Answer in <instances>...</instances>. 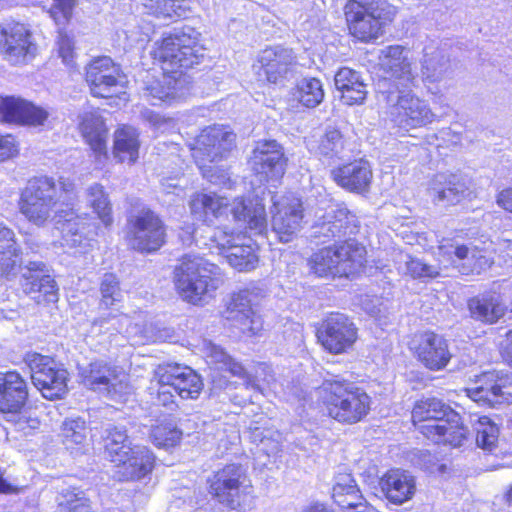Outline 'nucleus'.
<instances>
[{
  "instance_id": "nucleus-1",
  "label": "nucleus",
  "mask_w": 512,
  "mask_h": 512,
  "mask_svg": "<svg viewBox=\"0 0 512 512\" xmlns=\"http://www.w3.org/2000/svg\"><path fill=\"white\" fill-rule=\"evenodd\" d=\"M74 191V183L59 178L58 183L47 176L29 180L21 195V213L33 224L43 226L52 219L56 224V212L70 209L58 207L70 199Z\"/></svg>"
},
{
  "instance_id": "nucleus-2",
  "label": "nucleus",
  "mask_w": 512,
  "mask_h": 512,
  "mask_svg": "<svg viewBox=\"0 0 512 512\" xmlns=\"http://www.w3.org/2000/svg\"><path fill=\"white\" fill-rule=\"evenodd\" d=\"M151 54L163 71L180 77L202 62L205 48L201 44V33L191 26H183L157 40Z\"/></svg>"
},
{
  "instance_id": "nucleus-3",
  "label": "nucleus",
  "mask_w": 512,
  "mask_h": 512,
  "mask_svg": "<svg viewBox=\"0 0 512 512\" xmlns=\"http://www.w3.org/2000/svg\"><path fill=\"white\" fill-rule=\"evenodd\" d=\"M319 395L328 416L342 424L362 421L371 409V397L363 388L338 377L324 380Z\"/></svg>"
},
{
  "instance_id": "nucleus-4",
  "label": "nucleus",
  "mask_w": 512,
  "mask_h": 512,
  "mask_svg": "<svg viewBox=\"0 0 512 512\" xmlns=\"http://www.w3.org/2000/svg\"><path fill=\"white\" fill-rule=\"evenodd\" d=\"M175 286L181 297L189 303L199 304L212 297L223 284L221 269L207 259L186 254L174 269Z\"/></svg>"
},
{
  "instance_id": "nucleus-5",
  "label": "nucleus",
  "mask_w": 512,
  "mask_h": 512,
  "mask_svg": "<svg viewBox=\"0 0 512 512\" xmlns=\"http://www.w3.org/2000/svg\"><path fill=\"white\" fill-rule=\"evenodd\" d=\"M235 134L221 126H211L202 130L195 140L192 156L202 171L203 177L213 184H223L229 179L227 173L216 163L232 150Z\"/></svg>"
},
{
  "instance_id": "nucleus-6",
  "label": "nucleus",
  "mask_w": 512,
  "mask_h": 512,
  "mask_svg": "<svg viewBox=\"0 0 512 512\" xmlns=\"http://www.w3.org/2000/svg\"><path fill=\"white\" fill-rule=\"evenodd\" d=\"M392 82L385 80L377 84L378 92L389 106V113L392 121L404 130L422 127L431 123L434 114L426 101L416 96L411 88L399 87Z\"/></svg>"
},
{
  "instance_id": "nucleus-7",
  "label": "nucleus",
  "mask_w": 512,
  "mask_h": 512,
  "mask_svg": "<svg viewBox=\"0 0 512 512\" xmlns=\"http://www.w3.org/2000/svg\"><path fill=\"white\" fill-rule=\"evenodd\" d=\"M366 249L355 240L318 250L309 259L311 271L319 277H350L365 264Z\"/></svg>"
},
{
  "instance_id": "nucleus-8",
  "label": "nucleus",
  "mask_w": 512,
  "mask_h": 512,
  "mask_svg": "<svg viewBox=\"0 0 512 512\" xmlns=\"http://www.w3.org/2000/svg\"><path fill=\"white\" fill-rule=\"evenodd\" d=\"M210 493L218 501L238 511H249L255 506L251 481L241 465L229 464L209 478Z\"/></svg>"
},
{
  "instance_id": "nucleus-9",
  "label": "nucleus",
  "mask_w": 512,
  "mask_h": 512,
  "mask_svg": "<svg viewBox=\"0 0 512 512\" xmlns=\"http://www.w3.org/2000/svg\"><path fill=\"white\" fill-rule=\"evenodd\" d=\"M25 362L30 369L33 385L49 400L62 398L67 392L68 372L53 358L28 353Z\"/></svg>"
},
{
  "instance_id": "nucleus-10",
  "label": "nucleus",
  "mask_w": 512,
  "mask_h": 512,
  "mask_svg": "<svg viewBox=\"0 0 512 512\" xmlns=\"http://www.w3.org/2000/svg\"><path fill=\"white\" fill-rule=\"evenodd\" d=\"M129 245L136 251L152 253L165 243L166 228L151 209L142 208L128 219Z\"/></svg>"
},
{
  "instance_id": "nucleus-11",
  "label": "nucleus",
  "mask_w": 512,
  "mask_h": 512,
  "mask_svg": "<svg viewBox=\"0 0 512 512\" xmlns=\"http://www.w3.org/2000/svg\"><path fill=\"white\" fill-rule=\"evenodd\" d=\"M466 395L474 402L495 408L512 403V373L493 370L476 377L472 387L465 389Z\"/></svg>"
},
{
  "instance_id": "nucleus-12",
  "label": "nucleus",
  "mask_w": 512,
  "mask_h": 512,
  "mask_svg": "<svg viewBox=\"0 0 512 512\" xmlns=\"http://www.w3.org/2000/svg\"><path fill=\"white\" fill-rule=\"evenodd\" d=\"M272 230L279 241H292L302 229L304 208L302 200L294 194L271 196Z\"/></svg>"
},
{
  "instance_id": "nucleus-13",
  "label": "nucleus",
  "mask_w": 512,
  "mask_h": 512,
  "mask_svg": "<svg viewBox=\"0 0 512 512\" xmlns=\"http://www.w3.org/2000/svg\"><path fill=\"white\" fill-rule=\"evenodd\" d=\"M378 12H365L358 9V5L346 3L344 14L350 33L362 42H370L383 34V27L391 22L396 15L393 5L382 4Z\"/></svg>"
},
{
  "instance_id": "nucleus-14",
  "label": "nucleus",
  "mask_w": 512,
  "mask_h": 512,
  "mask_svg": "<svg viewBox=\"0 0 512 512\" xmlns=\"http://www.w3.org/2000/svg\"><path fill=\"white\" fill-rule=\"evenodd\" d=\"M357 230V217L347 207L333 205L318 217L310 237L315 244H325L355 234Z\"/></svg>"
},
{
  "instance_id": "nucleus-15",
  "label": "nucleus",
  "mask_w": 512,
  "mask_h": 512,
  "mask_svg": "<svg viewBox=\"0 0 512 512\" xmlns=\"http://www.w3.org/2000/svg\"><path fill=\"white\" fill-rule=\"evenodd\" d=\"M29 29L16 21L0 24V53L13 65L26 63L34 58L36 45Z\"/></svg>"
},
{
  "instance_id": "nucleus-16",
  "label": "nucleus",
  "mask_w": 512,
  "mask_h": 512,
  "mask_svg": "<svg viewBox=\"0 0 512 512\" xmlns=\"http://www.w3.org/2000/svg\"><path fill=\"white\" fill-rule=\"evenodd\" d=\"M317 338L327 351L341 354L352 348L357 339V328L346 315L332 313L322 322Z\"/></svg>"
},
{
  "instance_id": "nucleus-17",
  "label": "nucleus",
  "mask_w": 512,
  "mask_h": 512,
  "mask_svg": "<svg viewBox=\"0 0 512 512\" xmlns=\"http://www.w3.org/2000/svg\"><path fill=\"white\" fill-rule=\"evenodd\" d=\"M249 164L260 181L278 180L285 173L287 159L276 140H262L256 143Z\"/></svg>"
},
{
  "instance_id": "nucleus-18",
  "label": "nucleus",
  "mask_w": 512,
  "mask_h": 512,
  "mask_svg": "<svg viewBox=\"0 0 512 512\" xmlns=\"http://www.w3.org/2000/svg\"><path fill=\"white\" fill-rule=\"evenodd\" d=\"M295 62V56L291 49L274 46L268 47L258 54L253 69L260 79L278 84L287 78Z\"/></svg>"
},
{
  "instance_id": "nucleus-19",
  "label": "nucleus",
  "mask_w": 512,
  "mask_h": 512,
  "mask_svg": "<svg viewBox=\"0 0 512 512\" xmlns=\"http://www.w3.org/2000/svg\"><path fill=\"white\" fill-rule=\"evenodd\" d=\"M155 376L169 383L182 399H196L203 389L201 377L190 367L178 363H162L155 368Z\"/></svg>"
},
{
  "instance_id": "nucleus-20",
  "label": "nucleus",
  "mask_w": 512,
  "mask_h": 512,
  "mask_svg": "<svg viewBox=\"0 0 512 512\" xmlns=\"http://www.w3.org/2000/svg\"><path fill=\"white\" fill-rule=\"evenodd\" d=\"M86 82L93 96L112 97L121 86L120 68L110 57H98L86 67Z\"/></svg>"
},
{
  "instance_id": "nucleus-21",
  "label": "nucleus",
  "mask_w": 512,
  "mask_h": 512,
  "mask_svg": "<svg viewBox=\"0 0 512 512\" xmlns=\"http://www.w3.org/2000/svg\"><path fill=\"white\" fill-rule=\"evenodd\" d=\"M79 375L84 386L112 397L121 393L125 386L119 378L117 367L102 360L80 367Z\"/></svg>"
},
{
  "instance_id": "nucleus-22",
  "label": "nucleus",
  "mask_w": 512,
  "mask_h": 512,
  "mask_svg": "<svg viewBox=\"0 0 512 512\" xmlns=\"http://www.w3.org/2000/svg\"><path fill=\"white\" fill-rule=\"evenodd\" d=\"M411 345L419 361L431 370H441L450 361L448 343L441 335L427 331L416 335Z\"/></svg>"
},
{
  "instance_id": "nucleus-23",
  "label": "nucleus",
  "mask_w": 512,
  "mask_h": 512,
  "mask_svg": "<svg viewBox=\"0 0 512 512\" xmlns=\"http://www.w3.org/2000/svg\"><path fill=\"white\" fill-rule=\"evenodd\" d=\"M404 47L400 45H392L383 48L380 51L379 61L382 69L390 74L388 80L392 82L391 89H395L394 85L403 88H412L415 86V75L411 68V62L404 54Z\"/></svg>"
},
{
  "instance_id": "nucleus-24",
  "label": "nucleus",
  "mask_w": 512,
  "mask_h": 512,
  "mask_svg": "<svg viewBox=\"0 0 512 512\" xmlns=\"http://www.w3.org/2000/svg\"><path fill=\"white\" fill-rule=\"evenodd\" d=\"M469 192L466 179L457 173L442 172L435 174L428 186V194L435 204L455 205Z\"/></svg>"
},
{
  "instance_id": "nucleus-25",
  "label": "nucleus",
  "mask_w": 512,
  "mask_h": 512,
  "mask_svg": "<svg viewBox=\"0 0 512 512\" xmlns=\"http://www.w3.org/2000/svg\"><path fill=\"white\" fill-rule=\"evenodd\" d=\"M49 112L22 98L8 96L0 101V120L20 125H43Z\"/></svg>"
},
{
  "instance_id": "nucleus-26",
  "label": "nucleus",
  "mask_w": 512,
  "mask_h": 512,
  "mask_svg": "<svg viewBox=\"0 0 512 512\" xmlns=\"http://www.w3.org/2000/svg\"><path fill=\"white\" fill-rule=\"evenodd\" d=\"M189 81L186 76H176L163 71L160 78H151L145 82L144 96L152 105L181 98L188 90Z\"/></svg>"
},
{
  "instance_id": "nucleus-27",
  "label": "nucleus",
  "mask_w": 512,
  "mask_h": 512,
  "mask_svg": "<svg viewBox=\"0 0 512 512\" xmlns=\"http://www.w3.org/2000/svg\"><path fill=\"white\" fill-rule=\"evenodd\" d=\"M45 265L42 262H29L27 272L23 274V290L26 294L41 303L57 301V285L55 280L48 274H45Z\"/></svg>"
},
{
  "instance_id": "nucleus-28",
  "label": "nucleus",
  "mask_w": 512,
  "mask_h": 512,
  "mask_svg": "<svg viewBox=\"0 0 512 512\" xmlns=\"http://www.w3.org/2000/svg\"><path fill=\"white\" fill-rule=\"evenodd\" d=\"M331 177L347 191L364 193L370 188L373 173L369 162L359 159L331 170Z\"/></svg>"
},
{
  "instance_id": "nucleus-29",
  "label": "nucleus",
  "mask_w": 512,
  "mask_h": 512,
  "mask_svg": "<svg viewBox=\"0 0 512 512\" xmlns=\"http://www.w3.org/2000/svg\"><path fill=\"white\" fill-rule=\"evenodd\" d=\"M226 318L249 336L258 334L263 327L261 317L251 307L249 292L245 290L232 296Z\"/></svg>"
},
{
  "instance_id": "nucleus-30",
  "label": "nucleus",
  "mask_w": 512,
  "mask_h": 512,
  "mask_svg": "<svg viewBox=\"0 0 512 512\" xmlns=\"http://www.w3.org/2000/svg\"><path fill=\"white\" fill-rule=\"evenodd\" d=\"M28 399V387L16 371L0 372V411L18 413Z\"/></svg>"
},
{
  "instance_id": "nucleus-31",
  "label": "nucleus",
  "mask_w": 512,
  "mask_h": 512,
  "mask_svg": "<svg viewBox=\"0 0 512 512\" xmlns=\"http://www.w3.org/2000/svg\"><path fill=\"white\" fill-rule=\"evenodd\" d=\"M111 322V329L125 333L128 337H138L141 342H157L162 341L166 337V333L158 329L153 323L141 324L133 323L127 315H109L101 317L96 321L101 327ZM110 329V327H108Z\"/></svg>"
},
{
  "instance_id": "nucleus-32",
  "label": "nucleus",
  "mask_w": 512,
  "mask_h": 512,
  "mask_svg": "<svg viewBox=\"0 0 512 512\" xmlns=\"http://www.w3.org/2000/svg\"><path fill=\"white\" fill-rule=\"evenodd\" d=\"M117 466L116 476L120 481L139 480L149 474L154 465V456L145 446H132L122 462H113Z\"/></svg>"
},
{
  "instance_id": "nucleus-33",
  "label": "nucleus",
  "mask_w": 512,
  "mask_h": 512,
  "mask_svg": "<svg viewBox=\"0 0 512 512\" xmlns=\"http://www.w3.org/2000/svg\"><path fill=\"white\" fill-rule=\"evenodd\" d=\"M62 235V246L77 248L84 252L89 246L88 239L84 236V222L76 215L73 209L56 212V226Z\"/></svg>"
},
{
  "instance_id": "nucleus-34",
  "label": "nucleus",
  "mask_w": 512,
  "mask_h": 512,
  "mask_svg": "<svg viewBox=\"0 0 512 512\" xmlns=\"http://www.w3.org/2000/svg\"><path fill=\"white\" fill-rule=\"evenodd\" d=\"M380 485L386 498L395 504L410 500L416 489L414 477L399 469L387 472L381 479Z\"/></svg>"
},
{
  "instance_id": "nucleus-35",
  "label": "nucleus",
  "mask_w": 512,
  "mask_h": 512,
  "mask_svg": "<svg viewBox=\"0 0 512 512\" xmlns=\"http://www.w3.org/2000/svg\"><path fill=\"white\" fill-rule=\"evenodd\" d=\"M230 211L236 221L247 224L256 233H262L267 227L265 204L259 198L248 201L237 198Z\"/></svg>"
},
{
  "instance_id": "nucleus-36",
  "label": "nucleus",
  "mask_w": 512,
  "mask_h": 512,
  "mask_svg": "<svg viewBox=\"0 0 512 512\" xmlns=\"http://www.w3.org/2000/svg\"><path fill=\"white\" fill-rule=\"evenodd\" d=\"M471 317L486 323H494L505 313V305L496 292V287L468 301Z\"/></svg>"
},
{
  "instance_id": "nucleus-37",
  "label": "nucleus",
  "mask_w": 512,
  "mask_h": 512,
  "mask_svg": "<svg viewBox=\"0 0 512 512\" xmlns=\"http://www.w3.org/2000/svg\"><path fill=\"white\" fill-rule=\"evenodd\" d=\"M421 71L423 78L430 83L440 82L453 74L450 58L445 50L434 46L424 48Z\"/></svg>"
},
{
  "instance_id": "nucleus-38",
  "label": "nucleus",
  "mask_w": 512,
  "mask_h": 512,
  "mask_svg": "<svg viewBox=\"0 0 512 512\" xmlns=\"http://www.w3.org/2000/svg\"><path fill=\"white\" fill-rule=\"evenodd\" d=\"M193 217L208 225L222 216L227 210V201L214 193H195L189 202Z\"/></svg>"
},
{
  "instance_id": "nucleus-39",
  "label": "nucleus",
  "mask_w": 512,
  "mask_h": 512,
  "mask_svg": "<svg viewBox=\"0 0 512 512\" xmlns=\"http://www.w3.org/2000/svg\"><path fill=\"white\" fill-rule=\"evenodd\" d=\"M79 128L90 148L98 154H106L107 128L97 111H85L80 116Z\"/></svg>"
},
{
  "instance_id": "nucleus-40",
  "label": "nucleus",
  "mask_w": 512,
  "mask_h": 512,
  "mask_svg": "<svg viewBox=\"0 0 512 512\" xmlns=\"http://www.w3.org/2000/svg\"><path fill=\"white\" fill-rule=\"evenodd\" d=\"M335 86L342 93V100L348 105L361 104L366 98L367 90L359 72L343 67L335 75Z\"/></svg>"
},
{
  "instance_id": "nucleus-41",
  "label": "nucleus",
  "mask_w": 512,
  "mask_h": 512,
  "mask_svg": "<svg viewBox=\"0 0 512 512\" xmlns=\"http://www.w3.org/2000/svg\"><path fill=\"white\" fill-rule=\"evenodd\" d=\"M101 438L105 453L112 463L126 459L127 453H131L134 446L122 425L107 424L102 430Z\"/></svg>"
},
{
  "instance_id": "nucleus-42",
  "label": "nucleus",
  "mask_w": 512,
  "mask_h": 512,
  "mask_svg": "<svg viewBox=\"0 0 512 512\" xmlns=\"http://www.w3.org/2000/svg\"><path fill=\"white\" fill-rule=\"evenodd\" d=\"M453 264L463 275L480 274L490 267L492 261L476 246L458 245L453 247Z\"/></svg>"
},
{
  "instance_id": "nucleus-43",
  "label": "nucleus",
  "mask_w": 512,
  "mask_h": 512,
  "mask_svg": "<svg viewBox=\"0 0 512 512\" xmlns=\"http://www.w3.org/2000/svg\"><path fill=\"white\" fill-rule=\"evenodd\" d=\"M449 417L453 422L458 420V413L437 398H422L418 400L412 410V421L421 424L431 421H443Z\"/></svg>"
},
{
  "instance_id": "nucleus-44",
  "label": "nucleus",
  "mask_w": 512,
  "mask_h": 512,
  "mask_svg": "<svg viewBox=\"0 0 512 512\" xmlns=\"http://www.w3.org/2000/svg\"><path fill=\"white\" fill-rule=\"evenodd\" d=\"M139 146L138 133L133 127L123 126L115 131L113 155L119 162L135 163Z\"/></svg>"
},
{
  "instance_id": "nucleus-45",
  "label": "nucleus",
  "mask_w": 512,
  "mask_h": 512,
  "mask_svg": "<svg viewBox=\"0 0 512 512\" xmlns=\"http://www.w3.org/2000/svg\"><path fill=\"white\" fill-rule=\"evenodd\" d=\"M334 501L342 508L357 509L360 503L355 501H348L346 498H353L363 500L360 490L358 489L355 480L350 474H339L336 477V482L333 486Z\"/></svg>"
},
{
  "instance_id": "nucleus-46",
  "label": "nucleus",
  "mask_w": 512,
  "mask_h": 512,
  "mask_svg": "<svg viewBox=\"0 0 512 512\" xmlns=\"http://www.w3.org/2000/svg\"><path fill=\"white\" fill-rule=\"evenodd\" d=\"M142 4L148 13L163 19L185 17L190 10L187 0H142Z\"/></svg>"
},
{
  "instance_id": "nucleus-47",
  "label": "nucleus",
  "mask_w": 512,
  "mask_h": 512,
  "mask_svg": "<svg viewBox=\"0 0 512 512\" xmlns=\"http://www.w3.org/2000/svg\"><path fill=\"white\" fill-rule=\"evenodd\" d=\"M294 96L303 106L314 108L323 101V85L317 78H303L297 83Z\"/></svg>"
},
{
  "instance_id": "nucleus-48",
  "label": "nucleus",
  "mask_w": 512,
  "mask_h": 512,
  "mask_svg": "<svg viewBox=\"0 0 512 512\" xmlns=\"http://www.w3.org/2000/svg\"><path fill=\"white\" fill-rule=\"evenodd\" d=\"M225 257L233 268L238 271H250L258 263V256L254 248L249 244L237 243L226 251Z\"/></svg>"
},
{
  "instance_id": "nucleus-49",
  "label": "nucleus",
  "mask_w": 512,
  "mask_h": 512,
  "mask_svg": "<svg viewBox=\"0 0 512 512\" xmlns=\"http://www.w3.org/2000/svg\"><path fill=\"white\" fill-rule=\"evenodd\" d=\"M88 202L105 226L111 225V203L108 194L101 184L94 183L87 189Z\"/></svg>"
},
{
  "instance_id": "nucleus-50",
  "label": "nucleus",
  "mask_w": 512,
  "mask_h": 512,
  "mask_svg": "<svg viewBox=\"0 0 512 512\" xmlns=\"http://www.w3.org/2000/svg\"><path fill=\"white\" fill-rule=\"evenodd\" d=\"M398 269L402 274L408 275L413 279H432L441 275L439 267L429 265L409 254L402 256Z\"/></svg>"
},
{
  "instance_id": "nucleus-51",
  "label": "nucleus",
  "mask_w": 512,
  "mask_h": 512,
  "mask_svg": "<svg viewBox=\"0 0 512 512\" xmlns=\"http://www.w3.org/2000/svg\"><path fill=\"white\" fill-rule=\"evenodd\" d=\"M473 429L476 432V443L482 449L491 451L496 447L499 429L487 416L477 417L472 421Z\"/></svg>"
},
{
  "instance_id": "nucleus-52",
  "label": "nucleus",
  "mask_w": 512,
  "mask_h": 512,
  "mask_svg": "<svg viewBox=\"0 0 512 512\" xmlns=\"http://www.w3.org/2000/svg\"><path fill=\"white\" fill-rule=\"evenodd\" d=\"M59 509L60 512H90V500L78 488L67 489L61 494Z\"/></svg>"
},
{
  "instance_id": "nucleus-53",
  "label": "nucleus",
  "mask_w": 512,
  "mask_h": 512,
  "mask_svg": "<svg viewBox=\"0 0 512 512\" xmlns=\"http://www.w3.org/2000/svg\"><path fill=\"white\" fill-rule=\"evenodd\" d=\"M101 301L100 304L106 308L111 307L122 299V290L117 276L113 273H106L100 282Z\"/></svg>"
},
{
  "instance_id": "nucleus-54",
  "label": "nucleus",
  "mask_w": 512,
  "mask_h": 512,
  "mask_svg": "<svg viewBox=\"0 0 512 512\" xmlns=\"http://www.w3.org/2000/svg\"><path fill=\"white\" fill-rule=\"evenodd\" d=\"M344 148V139L341 132L337 129H329L321 137L318 147L315 151L325 157H333L342 152Z\"/></svg>"
},
{
  "instance_id": "nucleus-55",
  "label": "nucleus",
  "mask_w": 512,
  "mask_h": 512,
  "mask_svg": "<svg viewBox=\"0 0 512 512\" xmlns=\"http://www.w3.org/2000/svg\"><path fill=\"white\" fill-rule=\"evenodd\" d=\"M61 432L66 445L82 444L87 437L86 423L81 418H68L63 422Z\"/></svg>"
},
{
  "instance_id": "nucleus-56",
  "label": "nucleus",
  "mask_w": 512,
  "mask_h": 512,
  "mask_svg": "<svg viewBox=\"0 0 512 512\" xmlns=\"http://www.w3.org/2000/svg\"><path fill=\"white\" fill-rule=\"evenodd\" d=\"M182 432L170 423H163L151 429L150 438L158 447H170L176 445Z\"/></svg>"
},
{
  "instance_id": "nucleus-57",
  "label": "nucleus",
  "mask_w": 512,
  "mask_h": 512,
  "mask_svg": "<svg viewBox=\"0 0 512 512\" xmlns=\"http://www.w3.org/2000/svg\"><path fill=\"white\" fill-rule=\"evenodd\" d=\"M148 389L151 395L156 394L158 404L171 409L176 405L175 396L177 393L174 392V388L170 385V382L162 383L156 378L155 369L153 370V375Z\"/></svg>"
},
{
  "instance_id": "nucleus-58",
  "label": "nucleus",
  "mask_w": 512,
  "mask_h": 512,
  "mask_svg": "<svg viewBox=\"0 0 512 512\" xmlns=\"http://www.w3.org/2000/svg\"><path fill=\"white\" fill-rule=\"evenodd\" d=\"M77 3L78 0H53V4L49 10L50 16L54 19L56 24L64 25L71 19Z\"/></svg>"
},
{
  "instance_id": "nucleus-59",
  "label": "nucleus",
  "mask_w": 512,
  "mask_h": 512,
  "mask_svg": "<svg viewBox=\"0 0 512 512\" xmlns=\"http://www.w3.org/2000/svg\"><path fill=\"white\" fill-rule=\"evenodd\" d=\"M1 254L7 256L9 260V263L6 264L7 267H13L16 264V259H12V257L17 258L14 233L3 224H0V255Z\"/></svg>"
},
{
  "instance_id": "nucleus-60",
  "label": "nucleus",
  "mask_w": 512,
  "mask_h": 512,
  "mask_svg": "<svg viewBox=\"0 0 512 512\" xmlns=\"http://www.w3.org/2000/svg\"><path fill=\"white\" fill-rule=\"evenodd\" d=\"M449 421H451L449 417H445L443 418V421H431L415 425L418 426L421 433L428 439H431L436 443H440L443 442Z\"/></svg>"
},
{
  "instance_id": "nucleus-61",
  "label": "nucleus",
  "mask_w": 512,
  "mask_h": 512,
  "mask_svg": "<svg viewBox=\"0 0 512 512\" xmlns=\"http://www.w3.org/2000/svg\"><path fill=\"white\" fill-rule=\"evenodd\" d=\"M468 429L462 424L461 417L458 414V420L449 421L443 438V443L450 444L454 447L461 446L466 439Z\"/></svg>"
},
{
  "instance_id": "nucleus-62",
  "label": "nucleus",
  "mask_w": 512,
  "mask_h": 512,
  "mask_svg": "<svg viewBox=\"0 0 512 512\" xmlns=\"http://www.w3.org/2000/svg\"><path fill=\"white\" fill-rule=\"evenodd\" d=\"M220 368L227 370L231 374L244 379L247 387H251L253 389L258 388V385L250 378L245 368L240 363L236 362L233 358H231V360L226 364L225 367Z\"/></svg>"
},
{
  "instance_id": "nucleus-63",
  "label": "nucleus",
  "mask_w": 512,
  "mask_h": 512,
  "mask_svg": "<svg viewBox=\"0 0 512 512\" xmlns=\"http://www.w3.org/2000/svg\"><path fill=\"white\" fill-rule=\"evenodd\" d=\"M58 44L60 57L63 59L64 63L70 65L74 57V45L72 40L66 35H61Z\"/></svg>"
},
{
  "instance_id": "nucleus-64",
  "label": "nucleus",
  "mask_w": 512,
  "mask_h": 512,
  "mask_svg": "<svg viewBox=\"0 0 512 512\" xmlns=\"http://www.w3.org/2000/svg\"><path fill=\"white\" fill-rule=\"evenodd\" d=\"M17 152L15 140L11 135L0 137V162L12 157Z\"/></svg>"
}]
</instances>
